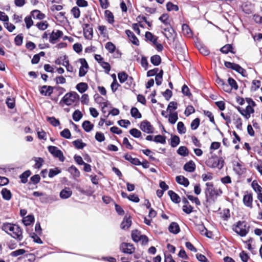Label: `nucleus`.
<instances>
[{"mask_svg":"<svg viewBox=\"0 0 262 262\" xmlns=\"http://www.w3.org/2000/svg\"><path fill=\"white\" fill-rule=\"evenodd\" d=\"M82 126L85 132H90L93 128L94 125L89 121H84L82 124Z\"/></svg>","mask_w":262,"mask_h":262,"instance_id":"nucleus-27","label":"nucleus"},{"mask_svg":"<svg viewBox=\"0 0 262 262\" xmlns=\"http://www.w3.org/2000/svg\"><path fill=\"white\" fill-rule=\"evenodd\" d=\"M168 194L173 202L175 203H178L180 202V198L177 193H176L173 191L169 190L168 191Z\"/></svg>","mask_w":262,"mask_h":262,"instance_id":"nucleus-23","label":"nucleus"},{"mask_svg":"<svg viewBox=\"0 0 262 262\" xmlns=\"http://www.w3.org/2000/svg\"><path fill=\"white\" fill-rule=\"evenodd\" d=\"M119 248L123 253L129 254H132L135 250V248L133 244L125 242L120 244Z\"/></svg>","mask_w":262,"mask_h":262,"instance_id":"nucleus-7","label":"nucleus"},{"mask_svg":"<svg viewBox=\"0 0 262 262\" xmlns=\"http://www.w3.org/2000/svg\"><path fill=\"white\" fill-rule=\"evenodd\" d=\"M26 253V251L24 249H20L14 251L10 253V255L12 257H17L21 255L24 254Z\"/></svg>","mask_w":262,"mask_h":262,"instance_id":"nucleus-43","label":"nucleus"},{"mask_svg":"<svg viewBox=\"0 0 262 262\" xmlns=\"http://www.w3.org/2000/svg\"><path fill=\"white\" fill-rule=\"evenodd\" d=\"M129 133L132 136H133L135 138H139L141 137L142 134L141 132L136 128H133L130 129L129 131Z\"/></svg>","mask_w":262,"mask_h":262,"instance_id":"nucleus-50","label":"nucleus"},{"mask_svg":"<svg viewBox=\"0 0 262 262\" xmlns=\"http://www.w3.org/2000/svg\"><path fill=\"white\" fill-rule=\"evenodd\" d=\"M82 117V114L79 110H76L73 114V119L75 121H79Z\"/></svg>","mask_w":262,"mask_h":262,"instance_id":"nucleus-39","label":"nucleus"},{"mask_svg":"<svg viewBox=\"0 0 262 262\" xmlns=\"http://www.w3.org/2000/svg\"><path fill=\"white\" fill-rule=\"evenodd\" d=\"M79 99V96L75 92H70L67 93L62 98L61 102H63L67 105H71Z\"/></svg>","mask_w":262,"mask_h":262,"instance_id":"nucleus-2","label":"nucleus"},{"mask_svg":"<svg viewBox=\"0 0 262 262\" xmlns=\"http://www.w3.org/2000/svg\"><path fill=\"white\" fill-rule=\"evenodd\" d=\"M60 135L62 137L67 139H69L71 137V134L69 129H64L61 133Z\"/></svg>","mask_w":262,"mask_h":262,"instance_id":"nucleus-59","label":"nucleus"},{"mask_svg":"<svg viewBox=\"0 0 262 262\" xmlns=\"http://www.w3.org/2000/svg\"><path fill=\"white\" fill-rule=\"evenodd\" d=\"M63 33L59 30L53 31L50 34L49 41L53 44L56 42L57 40L62 36Z\"/></svg>","mask_w":262,"mask_h":262,"instance_id":"nucleus-13","label":"nucleus"},{"mask_svg":"<svg viewBox=\"0 0 262 262\" xmlns=\"http://www.w3.org/2000/svg\"><path fill=\"white\" fill-rule=\"evenodd\" d=\"M34 161L35 162V167L36 168H40L43 162V160L41 158H35Z\"/></svg>","mask_w":262,"mask_h":262,"instance_id":"nucleus-58","label":"nucleus"},{"mask_svg":"<svg viewBox=\"0 0 262 262\" xmlns=\"http://www.w3.org/2000/svg\"><path fill=\"white\" fill-rule=\"evenodd\" d=\"M124 158L125 160L129 161L130 163L135 165H140L141 164V163L140 162L138 159L133 158L130 155H125L124 156Z\"/></svg>","mask_w":262,"mask_h":262,"instance_id":"nucleus-24","label":"nucleus"},{"mask_svg":"<svg viewBox=\"0 0 262 262\" xmlns=\"http://www.w3.org/2000/svg\"><path fill=\"white\" fill-rule=\"evenodd\" d=\"M56 200V198L54 196H47L40 199V201L42 203H52Z\"/></svg>","mask_w":262,"mask_h":262,"instance_id":"nucleus-47","label":"nucleus"},{"mask_svg":"<svg viewBox=\"0 0 262 262\" xmlns=\"http://www.w3.org/2000/svg\"><path fill=\"white\" fill-rule=\"evenodd\" d=\"M140 127L143 132L147 134L152 133L154 132V127L150 123L146 120L141 123Z\"/></svg>","mask_w":262,"mask_h":262,"instance_id":"nucleus-11","label":"nucleus"},{"mask_svg":"<svg viewBox=\"0 0 262 262\" xmlns=\"http://www.w3.org/2000/svg\"><path fill=\"white\" fill-rule=\"evenodd\" d=\"M34 221V217L33 215H29L24 217L23 222L26 226L30 225Z\"/></svg>","mask_w":262,"mask_h":262,"instance_id":"nucleus-33","label":"nucleus"},{"mask_svg":"<svg viewBox=\"0 0 262 262\" xmlns=\"http://www.w3.org/2000/svg\"><path fill=\"white\" fill-rule=\"evenodd\" d=\"M68 171L75 179L80 177V171L74 166H71L68 169Z\"/></svg>","mask_w":262,"mask_h":262,"instance_id":"nucleus-25","label":"nucleus"},{"mask_svg":"<svg viewBox=\"0 0 262 262\" xmlns=\"http://www.w3.org/2000/svg\"><path fill=\"white\" fill-rule=\"evenodd\" d=\"M254 166L259 173L262 175V161H258L257 163H254Z\"/></svg>","mask_w":262,"mask_h":262,"instance_id":"nucleus-64","label":"nucleus"},{"mask_svg":"<svg viewBox=\"0 0 262 262\" xmlns=\"http://www.w3.org/2000/svg\"><path fill=\"white\" fill-rule=\"evenodd\" d=\"M180 143V138L174 136L171 138V146L173 147H176Z\"/></svg>","mask_w":262,"mask_h":262,"instance_id":"nucleus-54","label":"nucleus"},{"mask_svg":"<svg viewBox=\"0 0 262 262\" xmlns=\"http://www.w3.org/2000/svg\"><path fill=\"white\" fill-rule=\"evenodd\" d=\"M151 62L155 66H158L161 62V59L160 56L155 55L151 56L150 58Z\"/></svg>","mask_w":262,"mask_h":262,"instance_id":"nucleus-34","label":"nucleus"},{"mask_svg":"<svg viewBox=\"0 0 262 262\" xmlns=\"http://www.w3.org/2000/svg\"><path fill=\"white\" fill-rule=\"evenodd\" d=\"M104 15L105 19L108 23L112 24L114 22V15L110 10H105Z\"/></svg>","mask_w":262,"mask_h":262,"instance_id":"nucleus-28","label":"nucleus"},{"mask_svg":"<svg viewBox=\"0 0 262 262\" xmlns=\"http://www.w3.org/2000/svg\"><path fill=\"white\" fill-rule=\"evenodd\" d=\"M166 8L168 11H177L179 10V8L177 5H174L170 2H169L167 4Z\"/></svg>","mask_w":262,"mask_h":262,"instance_id":"nucleus-49","label":"nucleus"},{"mask_svg":"<svg viewBox=\"0 0 262 262\" xmlns=\"http://www.w3.org/2000/svg\"><path fill=\"white\" fill-rule=\"evenodd\" d=\"M159 19L166 26H170V20L169 15L167 14L164 13L162 14L159 18Z\"/></svg>","mask_w":262,"mask_h":262,"instance_id":"nucleus-26","label":"nucleus"},{"mask_svg":"<svg viewBox=\"0 0 262 262\" xmlns=\"http://www.w3.org/2000/svg\"><path fill=\"white\" fill-rule=\"evenodd\" d=\"M73 143L74 145V146L78 149H82L85 145V144L83 143L80 140L74 141H73Z\"/></svg>","mask_w":262,"mask_h":262,"instance_id":"nucleus-57","label":"nucleus"},{"mask_svg":"<svg viewBox=\"0 0 262 262\" xmlns=\"http://www.w3.org/2000/svg\"><path fill=\"white\" fill-rule=\"evenodd\" d=\"M179 155L183 156H186L188 155V150L185 146H180L177 150Z\"/></svg>","mask_w":262,"mask_h":262,"instance_id":"nucleus-37","label":"nucleus"},{"mask_svg":"<svg viewBox=\"0 0 262 262\" xmlns=\"http://www.w3.org/2000/svg\"><path fill=\"white\" fill-rule=\"evenodd\" d=\"M130 114L132 117L135 118H140L141 115L139 112L138 110L136 107H133L130 111Z\"/></svg>","mask_w":262,"mask_h":262,"instance_id":"nucleus-44","label":"nucleus"},{"mask_svg":"<svg viewBox=\"0 0 262 262\" xmlns=\"http://www.w3.org/2000/svg\"><path fill=\"white\" fill-rule=\"evenodd\" d=\"M228 82L231 89H234L235 90H237L238 89L237 83L233 78H229L228 79Z\"/></svg>","mask_w":262,"mask_h":262,"instance_id":"nucleus-56","label":"nucleus"},{"mask_svg":"<svg viewBox=\"0 0 262 262\" xmlns=\"http://www.w3.org/2000/svg\"><path fill=\"white\" fill-rule=\"evenodd\" d=\"M163 34L167 39L170 41H173L176 37V33L174 30L171 27H168L164 30Z\"/></svg>","mask_w":262,"mask_h":262,"instance_id":"nucleus-12","label":"nucleus"},{"mask_svg":"<svg viewBox=\"0 0 262 262\" xmlns=\"http://www.w3.org/2000/svg\"><path fill=\"white\" fill-rule=\"evenodd\" d=\"M206 188L205 192L207 197L212 199L214 196L220 195L222 193V191L220 189H216L213 187L212 183L207 182L206 184Z\"/></svg>","mask_w":262,"mask_h":262,"instance_id":"nucleus-3","label":"nucleus"},{"mask_svg":"<svg viewBox=\"0 0 262 262\" xmlns=\"http://www.w3.org/2000/svg\"><path fill=\"white\" fill-rule=\"evenodd\" d=\"M206 164L210 167L221 169L224 165V161L217 156H212L206 161Z\"/></svg>","mask_w":262,"mask_h":262,"instance_id":"nucleus-5","label":"nucleus"},{"mask_svg":"<svg viewBox=\"0 0 262 262\" xmlns=\"http://www.w3.org/2000/svg\"><path fill=\"white\" fill-rule=\"evenodd\" d=\"M1 194L3 198L6 200L9 201L12 198V193L11 191L7 188H3L1 191Z\"/></svg>","mask_w":262,"mask_h":262,"instance_id":"nucleus-22","label":"nucleus"},{"mask_svg":"<svg viewBox=\"0 0 262 262\" xmlns=\"http://www.w3.org/2000/svg\"><path fill=\"white\" fill-rule=\"evenodd\" d=\"M2 229L13 238L19 241L23 239L22 231L17 225L9 223H5L3 224Z\"/></svg>","mask_w":262,"mask_h":262,"instance_id":"nucleus-1","label":"nucleus"},{"mask_svg":"<svg viewBox=\"0 0 262 262\" xmlns=\"http://www.w3.org/2000/svg\"><path fill=\"white\" fill-rule=\"evenodd\" d=\"M71 12L75 18H78L79 17L80 11L79 8H78L77 7H75L73 8L71 10Z\"/></svg>","mask_w":262,"mask_h":262,"instance_id":"nucleus-60","label":"nucleus"},{"mask_svg":"<svg viewBox=\"0 0 262 262\" xmlns=\"http://www.w3.org/2000/svg\"><path fill=\"white\" fill-rule=\"evenodd\" d=\"M78 62L81 64V67L79 69V76L83 77L85 76L88 72L89 68L88 64L86 60L84 58H80L78 60Z\"/></svg>","mask_w":262,"mask_h":262,"instance_id":"nucleus-9","label":"nucleus"},{"mask_svg":"<svg viewBox=\"0 0 262 262\" xmlns=\"http://www.w3.org/2000/svg\"><path fill=\"white\" fill-rule=\"evenodd\" d=\"M253 198L250 193H247L244 195L243 198L244 204L247 207L252 208Z\"/></svg>","mask_w":262,"mask_h":262,"instance_id":"nucleus-16","label":"nucleus"},{"mask_svg":"<svg viewBox=\"0 0 262 262\" xmlns=\"http://www.w3.org/2000/svg\"><path fill=\"white\" fill-rule=\"evenodd\" d=\"M142 235L140 232L138 230H134L132 233V239L135 242H138Z\"/></svg>","mask_w":262,"mask_h":262,"instance_id":"nucleus-32","label":"nucleus"},{"mask_svg":"<svg viewBox=\"0 0 262 262\" xmlns=\"http://www.w3.org/2000/svg\"><path fill=\"white\" fill-rule=\"evenodd\" d=\"M32 16L34 18L42 19L45 17V15L38 10H34L32 12Z\"/></svg>","mask_w":262,"mask_h":262,"instance_id":"nucleus-35","label":"nucleus"},{"mask_svg":"<svg viewBox=\"0 0 262 262\" xmlns=\"http://www.w3.org/2000/svg\"><path fill=\"white\" fill-rule=\"evenodd\" d=\"M197 47L200 52L204 55H207L209 53L208 50L206 47L202 45H199Z\"/></svg>","mask_w":262,"mask_h":262,"instance_id":"nucleus-45","label":"nucleus"},{"mask_svg":"<svg viewBox=\"0 0 262 262\" xmlns=\"http://www.w3.org/2000/svg\"><path fill=\"white\" fill-rule=\"evenodd\" d=\"M105 47L111 53H114L116 50L115 46L111 42H107Z\"/></svg>","mask_w":262,"mask_h":262,"instance_id":"nucleus-48","label":"nucleus"},{"mask_svg":"<svg viewBox=\"0 0 262 262\" xmlns=\"http://www.w3.org/2000/svg\"><path fill=\"white\" fill-rule=\"evenodd\" d=\"M99 34L104 37H108V31L106 27L103 25H100L98 27Z\"/></svg>","mask_w":262,"mask_h":262,"instance_id":"nucleus-30","label":"nucleus"},{"mask_svg":"<svg viewBox=\"0 0 262 262\" xmlns=\"http://www.w3.org/2000/svg\"><path fill=\"white\" fill-rule=\"evenodd\" d=\"M52 92V90L51 87H47V86H43L42 88L41 93L44 94L46 96L50 95Z\"/></svg>","mask_w":262,"mask_h":262,"instance_id":"nucleus-51","label":"nucleus"},{"mask_svg":"<svg viewBox=\"0 0 262 262\" xmlns=\"http://www.w3.org/2000/svg\"><path fill=\"white\" fill-rule=\"evenodd\" d=\"M154 141L156 143H160L162 144H164L166 142L165 138L161 135L156 136Z\"/></svg>","mask_w":262,"mask_h":262,"instance_id":"nucleus-53","label":"nucleus"},{"mask_svg":"<svg viewBox=\"0 0 262 262\" xmlns=\"http://www.w3.org/2000/svg\"><path fill=\"white\" fill-rule=\"evenodd\" d=\"M88 88V84L84 82H80L77 84L76 89L80 93H83L85 92Z\"/></svg>","mask_w":262,"mask_h":262,"instance_id":"nucleus-29","label":"nucleus"},{"mask_svg":"<svg viewBox=\"0 0 262 262\" xmlns=\"http://www.w3.org/2000/svg\"><path fill=\"white\" fill-rule=\"evenodd\" d=\"M234 124L236 127L238 129H241L242 127V119L238 116H236L234 118Z\"/></svg>","mask_w":262,"mask_h":262,"instance_id":"nucleus-52","label":"nucleus"},{"mask_svg":"<svg viewBox=\"0 0 262 262\" xmlns=\"http://www.w3.org/2000/svg\"><path fill=\"white\" fill-rule=\"evenodd\" d=\"M251 186L252 188L254 190V191L258 194L259 193L262 192V187H260L256 181H254L252 182L251 184Z\"/></svg>","mask_w":262,"mask_h":262,"instance_id":"nucleus-38","label":"nucleus"},{"mask_svg":"<svg viewBox=\"0 0 262 262\" xmlns=\"http://www.w3.org/2000/svg\"><path fill=\"white\" fill-rule=\"evenodd\" d=\"M132 221L130 216L125 215L121 224V228L122 229H127L131 225Z\"/></svg>","mask_w":262,"mask_h":262,"instance_id":"nucleus-18","label":"nucleus"},{"mask_svg":"<svg viewBox=\"0 0 262 262\" xmlns=\"http://www.w3.org/2000/svg\"><path fill=\"white\" fill-rule=\"evenodd\" d=\"M145 38L151 41L153 43L157 41V37L152 34L149 32H146L145 33Z\"/></svg>","mask_w":262,"mask_h":262,"instance_id":"nucleus-40","label":"nucleus"},{"mask_svg":"<svg viewBox=\"0 0 262 262\" xmlns=\"http://www.w3.org/2000/svg\"><path fill=\"white\" fill-rule=\"evenodd\" d=\"M182 32L184 35L188 37H191L192 36V32L189 26L186 24H183L182 25Z\"/></svg>","mask_w":262,"mask_h":262,"instance_id":"nucleus-31","label":"nucleus"},{"mask_svg":"<svg viewBox=\"0 0 262 262\" xmlns=\"http://www.w3.org/2000/svg\"><path fill=\"white\" fill-rule=\"evenodd\" d=\"M176 180L178 183L183 185L185 187H187L189 184L188 180L182 176H177L176 178Z\"/></svg>","mask_w":262,"mask_h":262,"instance_id":"nucleus-20","label":"nucleus"},{"mask_svg":"<svg viewBox=\"0 0 262 262\" xmlns=\"http://www.w3.org/2000/svg\"><path fill=\"white\" fill-rule=\"evenodd\" d=\"M72 194V191L69 188H65L60 192V197L62 199H67L70 198Z\"/></svg>","mask_w":262,"mask_h":262,"instance_id":"nucleus-17","label":"nucleus"},{"mask_svg":"<svg viewBox=\"0 0 262 262\" xmlns=\"http://www.w3.org/2000/svg\"><path fill=\"white\" fill-rule=\"evenodd\" d=\"M183 211L187 214H189L192 212L193 207L190 205H184L183 206Z\"/></svg>","mask_w":262,"mask_h":262,"instance_id":"nucleus-63","label":"nucleus"},{"mask_svg":"<svg viewBox=\"0 0 262 262\" xmlns=\"http://www.w3.org/2000/svg\"><path fill=\"white\" fill-rule=\"evenodd\" d=\"M126 34L128 36L130 41L135 45L138 46L139 45V41L135 35L134 33L129 30L125 31Z\"/></svg>","mask_w":262,"mask_h":262,"instance_id":"nucleus-15","label":"nucleus"},{"mask_svg":"<svg viewBox=\"0 0 262 262\" xmlns=\"http://www.w3.org/2000/svg\"><path fill=\"white\" fill-rule=\"evenodd\" d=\"M233 229L240 236H245L249 232V227L245 222L239 221Z\"/></svg>","mask_w":262,"mask_h":262,"instance_id":"nucleus-4","label":"nucleus"},{"mask_svg":"<svg viewBox=\"0 0 262 262\" xmlns=\"http://www.w3.org/2000/svg\"><path fill=\"white\" fill-rule=\"evenodd\" d=\"M200 120L199 118H195L191 123L190 126L192 130L196 129L199 126Z\"/></svg>","mask_w":262,"mask_h":262,"instance_id":"nucleus-55","label":"nucleus"},{"mask_svg":"<svg viewBox=\"0 0 262 262\" xmlns=\"http://www.w3.org/2000/svg\"><path fill=\"white\" fill-rule=\"evenodd\" d=\"M48 148L49 151L54 157L58 158L60 161L63 162L64 161L65 158L63 155L62 152L57 147L49 146Z\"/></svg>","mask_w":262,"mask_h":262,"instance_id":"nucleus-6","label":"nucleus"},{"mask_svg":"<svg viewBox=\"0 0 262 262\" xmlns=\"http://www.w3.org/2000/svg\"><path fill=\"white\" fill-rule=\"evenodd\" d=\"M254 106L247 105L246 108H244L241 107H237V110L246 119H248L251 117V115L253 114L254 110Z\"/></svg>","mask_w":262,"mask_h":262,"instance_id":"nucleus-8","label":"nucleus"},{"mask_svg":"<svg viewBox=\"0 0 262 262\" xmlns=\"http://www.w3.org/2000/svg\"><path fill=\"white\" fill-rule=\"evenodd\" d=\"M30 171L29 170H27L25 171L20 176V178L23 183H26L27 182V179L30 176Z\"/></svg>","mask_w":262,"mask_h":262,"instance_id":"nucleus-42","label":"nucleus"},{"mask_svg":"<svg viewBox=\"0 0 262 262\" xmlns=\"http://www.w3.org/2000/svg\"><path fill=\"white\" fill-rule=\"evenodd\" d=\"M194 111L195 110L194 107L191 105H189L186 107L184 113L186 116H188L191 114L193 113Z\"/></svg>","mask_w":262,"mask_h":262,"instance_id":"nucleus-62","label":"nucleus"},{"mask_svg":"<svg viewBox=\"0 0 262 262\" xmlns=\"http://www.w3.org/2000/svg\"><path fill=\"white\" fill-rule=\"evenodd\" d=\"M225 66L227 68L232 69L242 75H244L246 72L245 70L240 66L234 63L225 61Z\"/></svg>","mask_w":262,"mask_h":262,"instance_id":"nucleus-10","label":"nucleus"},{"mask_svg":"<svg viewBox=\"0 0 262 262\" xmlns=\"http://www.w3.org/2000/svg\"><path fill=\"white\" fill-rule=\"evenodd\" d=\"M177 129L180 134H183L186 133V128L182 122H179L178 123Z\"/></svg>","mask_w":262,"mask_h":262,"instance_id":"nucleus-46","label":"nucleus"},{"mask_svg":"<svg viewBox=\"0 0 262 262\" xmlns=\"http://www.w3.org/2000/svg\"><path fill=\"white\" fill-rule=\"evenodd\" d=\"M61 172V170L58 168L50 169L49 172V177L53 178Z\"/></svg>","mask_w":262,"mask_h":262,"instance_id":"nucleus-41","label":"nucleus"},{"mask_svg":"<svg viewBox=\"0 0 262 262\" xmlns=\"http://www.w3.org/2000/svg\"><path fill=\"white\" fill-rule=\"evenodd\" d=\"M184 169L186 171L192 172L194 171L195 169V164L193 161H190L184 165Z\"/></svg>","mask_w":262,"mask_h":262,"instance_id":"nucleus-21","label":"nucleus"},{"mask_svg":"<svg viewBox=\"0 0 262 262\" xmlns=\"http://www.w3.org/2000/svg\"><path fill=\"white\" fill-rule=\"evenodd\" d=\"M168 229L170 232L173 234H178L180 231L179 225L176 222L171 223L168 227Z\"/></svg>","mask_w":262,"mask_h":262,"instance_id":"nucleus-19","label":"nucleus"},{"mask_svg":"<svg viewBox=\"0 0 262 262\" xmlns=\"http://www.w3.org/2000/svg\"><path fill=\"white\" fill-rule=\"evenodd\" d=\"M25 22L28 29L30 28L33 24V21L31 18V17L30 16L25 17Z\"/></svg>","mask_w":262,"mask_h":262,"instance_id":"nucleus-61","label":"nucleus"},{"mask_svg":"<svg viewBox=\"0 0 262 262\" xmlns=\"http://www.w3.org/2000/svg\"><path fill=\"white\" fill-rule=\"evenodd\" d=\"M83 33L86 39H90L93 37V29L89 24L83 25Z\"/></svg>","mask_w":262,"mask_h":262,"instance_id":"nucleus-14","label":"nucleus"},{"mask_svg":"<svg viewBox=\"0 0 262 262\" xmlns=\"http://www.w3.org/2000/svg\"><path fill=\"white\" fill-rule=\"evenodd\" d=\"M178 119V114L177 112L171 113L169 115L168 121L171 124H174Z\"/></svg>","mask_w":262,"mask_h":262,"instance_id":"nucleus-36","label":"nucleus"}]
</instances>
